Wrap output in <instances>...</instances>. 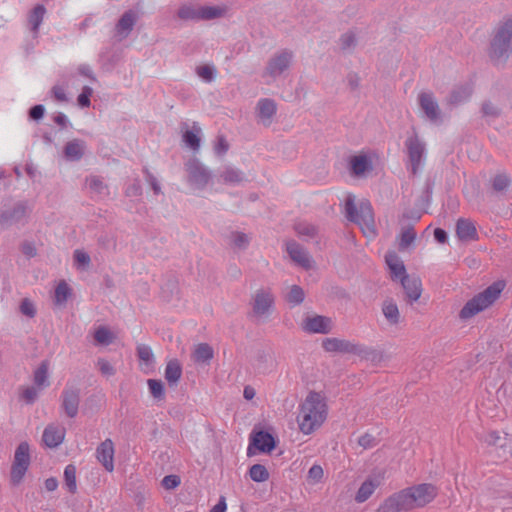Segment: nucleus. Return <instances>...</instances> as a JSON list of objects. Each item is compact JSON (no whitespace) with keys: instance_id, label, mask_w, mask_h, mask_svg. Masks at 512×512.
<instances>
[{"instance_id":"a211bd4d","label":"nucleus","mask_w":512,"mask_h":512,"mask_svg":"<svg viewBox=\"0 0 512 512\" xmlns=\"http://www.w3.org/2000/svg\"><path fill=\"white\" fill-rule=\"evenodd\" d=\"M64 437L65 428L63 426L50 424L44 429L42 440L47 447L55 448L63 442Z\"/></svg>"},{"instance_id":"dca6fc26","label":"nucleus","mask_w":512,"mask_h":512,"mask_svg":"<svg viewBox=\"0 0 512 512\" xmlns=\"http://www.w3.org/2000/svg\"><path fill=\"white\" fill-rule=\"evenodd\" d=\"M331 328V319L320 315L307 317L303 322V329L309 333L327 334Z\"/></svg>"},{"instance_id":"79ce46f5","label":"nucleus","mask_w":512,"mask_h":512,"mask_svg":"<svg viewBox=\"0 0 512 512\" xmlns=\"http://www.w3.org/2000/svg\"><path fill=\"white\" fill-rule=\"evenodd\" d=\"M71 294V290L68 286V284L64 281H61L56 289H55V296L54 301L57 305H63L66 303L68 297Z\"/></svg>"},{"instance_id":"423d86ee","label":"nucleus","mask_w":512,"mask_h":512,"mask_svg":"<svg viewBox=\"0 0 512 512\" xmlns=\"http://www.w3.org/2000/svg\"><path fill=\"white\" fill-rule=\"evenodd\" d=\"M502 289L503 284L501 282L490 285L463 306L459 313V317L463 320L470 319L479 312L488 308L499 297Z\"/></svg>"},{"instance_id":"20e7f679","label":"nucleus","mask_w":512,"mask_h":512,"mask_svg":"<svg viewBox=\"0 0 512 512\" xmlns=\"http://www.w3.org/2000/svg\"><path fill=\"white\" fill-rule=\"evenodd\" d=\"M512 17L505 18L496 28L489 56L496 63H505L512 52Z\"/></svg>"},{"instance_id":"9d476101","label":"nucleus","mask_w":512,"mask_h":512,"mask_svg":"<svg viewBox=\"0 0 512 512\" xmlns=\"http://www.w3.org/2000/svg\"><path fill=\"white\" fill-rule=\"evenodd\" d=\"M294 60V53L288 49L277 51L268 60L263 76L276 79L286 73Z\"/></svg>"},{"instance_id":"0e129e2a","label":"nucleus","mask_w":512,"mask_h":512,"mask_svg":"<svg viewBox=\"0 0 512 512\" xmlns=\"http://www.w3.org/2000/svg\"><path fill=\"white\" fill-rule=\"evenodd\" d=\"M52 94H53L54 98L59 102H67L68 101L65 88L62 86H59V85L53 86Z\"/></svg>"},{"instance_id":"39448f33","label":"nucleus","mask_w":512,"mask_h":512,"mask_svg":"<svg viewBox=\"0 0 512 512\" xmlns=\"http://www.w3.org/2000/svg\"><path fill=\"white\" fill-rule=\"evenodd\" d=\"M32 206L27 200H18L4 205L0 210V227L8 230L12 227L22 228L28 224Z\"/></svg>"},{"instance_id":"b1692460","label":"nucleus","mask_w":512,"mask_h":512,"mask_svg":"<svg viewBox=\"0 0 512 512\" xmlns=\"http://www.w3.org/2000/svg\"><path fill=\"white\" fill-rule=\"evenodd\" d=\"M277 110L276 103L272 99H260L257 103V114L263 125L269 126Z\"/></svg>"},{"instance_id":"7c9ffc66","label":"nucleus","mask_w":512,"mask_h":512,"mask_svg":"<svg viewBox=\"0 0 512 512\" xmlns=\"http://www.w3.org/2000/svg\"><path fill=\"white\" fill-rule=\"evenodd\" d=\"M220 178L226 184L237 185L244 181H247V178L243 171L238 168L227 166L220 173Z\"/></svg>"},{"instance_id":"de8ad7c7","label":"nucleus","mask_w":512,"mask_h":512,"mask_svg":"<svg viewBox=\"0 0 512 512\" xmlns=\"http://www.w3.org/2000/svg\"><path fill=\"white\" fill-rule=\"evenodd\" d=\"M295 231L299 236L312 238L317 234V228L308 222H298Z\"/></svg>"},{"instance_id":"2eb2a0df","label":"nucleus","mask_w":512,"mask_h":512,"mask_svg":"<svg viewBox=\"0 0 512 512\" xmlns=\"http://www.w3.org/2000/svg\"><path fill=\"white\" fill-rule=\"evenodd\" d=\"M385 472L383 470L376 471L368 476V478L361 484L355 500L358 503H363L374 493L384 481Z\"/></svg>"},{"instance_id":"393cba45","label":"nucleus","mask_w":512,"mask_h":512,"mask_svg":"<svg viewBox=\"0 0 512 512\" xmlns=\"http://www.w3.org/2000/svg\"><path fill=\"white\" fill-rule=\"evenodd\" d=\"M386 264L391 272L393 280H401L402 277H406V268L403 261L398 257L395 252H389L385 256Z\"/></svg>"},{"instance_id":"473e14b6","label":"nucleus","mask_w":512,"mask_h":512,"mask_svg":"<svg viewBox=\"0 0 512 512\" xmlns=\"http://www.w3.org/2000/svg\"><path fill=\"white\" fill-rule=\"evenodd\" d=\"M213 356V349L207 343H200L196 345L192 353V359L196 363H207L213 358Z\"/></svg>"},{"instance_id":"412c9836","label":"nucleus","mask_w":512,"mask_h":512,"mask_svg":"<svg viewBox=\"0 0 512 512\" xmlns=\"http://www.w3.org/2000/svg\"><path fill=\"white\" fill-rule=\"evenodd\" d=\"M86 143L81 139H73L68 141L63 149L64 157L67 161H79L86 151Z\"/></svg>"},{"instance_id":"5fc2aeb1","label":"nucleus","mask_w":512,"mask_h":512,"mask_svg":"<svg viewBox=\"0 0 512 512\" xmlns=\"http://www.w3.org/2000/svg\"><path fill=\"white\" fill-rule=\"evenodd\" d=\"M355 45H356V36H355L354 32L348 31L340 37V46L343 50L351 49Z\"/></svg>"},{"instance_id":"680f3d73","label":"nucleus","mask_w":512,"mask_h":512,"mask_svg":"<svg viewBox=\"0 0 512 512\" xmlns=\"http://www.w3.org/2000/svg\"><path fill=\"white\" fill-rule=\"evenodd\" d=\"M228 149H229V145H228L226 139L224 138V136H219L217 138V142L214 146L215 153L218 155H223L228 151Z\"/></svg>"},{"instance_id":"e433bc0d","label":"nucleus","mask_w":512,"mask_h":512,"mask_svg":"<svg viewBox=\"0 0 512 512\" xmlns=\"http://www.w3.org/2000/svg\"><path fill=\"white\" fill-rule=\"evenodd\" d=\"M49 365L47 361H43L34 372V383L37 387L43 388L49 385L48 381Z\"/></svg>"},{"instance_id":"6ab92c4d","label":"nucleus","mask_w":512,"mask_h":512,"mask_svg":"<svg viewBox=\"0 0 512 512\" xmlns=\"http://www.w3.org/2000/svg\"><path fill=\"white\" fill-rule=\"evenodd\" d=\"M137 18V13L133 10H128L121 16L115 27L119 40L128 37L135 26Z\"/></svg>"},{"instance_id":"4c0bfd02","label":"nucleus","mask_w":512,"mask_h":512,"mask_svg":"<svg viewBox=\"0 0 512 512\" xmlns=\"http://www.w3.org/2000/svg\"><path fill=\"white\" fill-rule=\"evenodd\" d=\"M86 185L89 190L96 195L107 194V186L99 176H90L86 179Z\"/></svg>"},{"instance_id":"8fccbe9b","label":"nucleus","mask_w":512,"mask_h":512,"mask_svg":"<svg viewBox=\"0 0 512 512\" xmlns=\"http://www.w3.org/2000/svg\"><path fill=\"white\" fill-rule=\"evenodd\" d=\"M149 391L156 399H161L164 396V386L160 380L149 379L147 381Z\"/></svg>"},{"instance_id":"6e6552de","label":"nucleus","mask_w":512,"mask_h":512,"mask_svg":"<svg viewBox=\"0 0 512 512\" xmlns=\"http://www.w3.org/2000/svg\"><path fill=\"white\" fill-rule=\"evenodd\" d=\"M480 440L486 445L487 452L499 460H506L511 454L512 443L506 433L490 431Z\"/></svg>"},{"instance_id":"f8f14e48","label":"nucleus","mask_w":512,"mask_h":512,"mask_svg":"<svg viewBox=\"0 0 512 512\" xmlns=\"http://www.w3.org/2000/svg\"><path fill=\"white\" fill-rule=\"evenodd\" d=\"M29 463V445L26 442H22L15 451L14 462L11 469V481L14 484L21 482L28 469Z\"/></svg>"},{"instance_id":"49530a36","label":"nucleus","mask_w":512,"mask_h":512,"mask_svg":"<svg viewBox=\"0 0 512 512\" xmlns=\"http://www.w3.org/2000/svg\"><path fill=\"white\" fill-rule=\"evenodd\" d=\"M73 258L76 268L80 270H86L91 262L89 254L79 249L74 251Z\"/></svg>"},{"instance_id":"2f4dec72","label":"nucleus","mask_w":512,"mask_h":512,"mask_svg":"<svg viewBox=\"0 0 512 512\" xmlns=\"http://www.w3.org/2000/svg\"><path fill=\"white\" fill-rule=\"evenodd\" d=\"M182 376V366L177 359L168 361L165 367V379L169 385H176Z\"/></svg>"},{"instance_id":"052dcab7","label":"nucleus","mask_w":512,"mask_h":512,"mask_svg":"<svg viewBox=\"0 0 512 512\" xmlns=\"http://www.w3.org/2000/svg\"><path fill=\"white\" fill-rule=\"evenodd\" d=\"M180 484V478L176 475H167L162 480V485L166 489H174Z\"/></svg>"},{"instance_id":"6e6d98bb","label":"nucleus","mask_w":512,"mask_h":512,"mask_svg":"<svg viewBox=\"0 0 512 512\" xmlns=\"http://www.w3.org/2000/svg\"><path fill=\"white\" fill-rule=\"evenodd\" d=\"M20 312L29 318H33L36 315L34 303L30 299L24 298L20 303Z\"/></svg>"},{"instance_id":"f3484780","label":"nucleus","mask_w":512,"mask_h":512,"mask_svg":"<svg viewBox=\"0 0 512 512\" xmlns=\"http://www.w3.org/2000/svg\"><path fill=\"white\" fill-rule=\"evenodd\" d=\"M96 457L108 472L114 470V445L111 439H106L97 447Z\"/></svg>"},{"instance_id":"aec40b11","label":"nucleus","mask_w":512,"mask_h":512,"mask_svg":"<svg viewBox=\"0 0 512 512\" xmlns=\"http://www.w3.org/2000/svg\"><path fill=\"white\" fill-rule=\"evenodd\" d=\"M252 446L260 452H270L275 447V441L270 433L259 431L251 437V443L248 447V454H251Z\"/></svg>"},{"instance_id":"603ef678","label":"nucleus","mask_w":512,"mask_h":512,"mask_svg":"<svg viewBox=\"0 0 512 512\" xmlns=\"http://www.w3.org/2000/svg\"><path fill=\"white\" fill-rule=\"evenodd\" d=\"M471 91L467 87L455 89L450 95V102L457 104L469 98Z\"/></svg>"},{"instance_id":"69168bd1","label":"nucleus","mask_w":512,"mask_h":512,"mask_svg":"<svg viewBox=\"0 0 512 512\" xmlns=\"http://www.w3.org/2000/svg\"><path fill=\"white\" fill-rule=\"evenodd\" d=\"M358 444L365 449L372 448L375 445V438L370 434H364L359 437Z\"/></svg>"},{"instance_id":"9b49d317","label":"nucleus","mask_w":512,"mask_h":512,"mask_svg":"<svg viewBox=\"0 0 512 512\" xmlns=\"http://www.w3.org/2000/svg\"><path fill=\"white\" fill-rule=\"evenodd\" d=\"M187 180L193 189L201 190L211 179V172L196 158L188 160L185 164Z\"/></svg>"},{"instance_id":"f03ea898","label":"nucleus","mask_w":512,"mask_h":512,"mask_svg":"<svg viewBox=\"0 0 512 512\" xmlns=\"http://www.w3.org/2000/svg\"><path fill=\"white\" fill-rule=\"evenodd\" d=\"M328 415L325 397L318 392H309L299 404L296 417L300 432L310 435L322 426Z\"/></svg>"},{"instance_id":"4d7b16f0","label":"nucleus","mask_w":512,"mask_h":512,"mask_svg":"<svg viewBox=\"0 0 512 512\" xmlns=\"http://www.w3.org/2000/svg\"><path fill=\"white\" fill-rule=\"evenodd\" d=\"M93 94V89L89 86H84L82 92L78 96V104L81 107H89L91 104L90 97Z\"/></svg>"},{"instance_id":"a18cd8bd","label":"nucleus","mask_w":512,"mask_h":512,"mask_svg":"<svg viewBox=\"0 0 512 512\" xmlns=\"http://www.w3.org/2000/svg\"><path fill=\"white\" fill-rule=\"evenodd\" d=\"M305 294L303 289L298 285H293L288 292L286 299L292 305H299L304 301Z\"/></svg>"},{"instance_id":"5701e85b","label":"nucleus","mask_w":512,"mask_h":512,"mask_svg":"<svg viewBox=\"0 0 512 512\" xmlns=\"http://www.w3.org/2000/svg\"><path fill=\"white\" fill-rule=\"evenodd\" d=\"M419 104L429 120L435 122L439 119V106L431 94L421 93L419 95Z\"/></svg>"},{"instance_id":"a19ab883","label":"nucleus","mask_w":512,"mask_h":512,"mask_svg":"<svg viewBox=\"0 0 512 512\" xmlns=\"http://www.w3.org/2000/svg\"><path fill=\"white\" fill-rule=\"evenodd\" d=\"M491 183L493 190L501 193L509 187L511 179L507 174L499 173L492 178Z\"/></svg>"},{"instance_id":"e2e57ef3","label":"nucleus","mask_w":512,"mask_h":512,"mask_svg":"<svg viewBox=\"0 0 512 512\" xmlns=\"http://www.w3.org/2000/svg\"><path fill=\"white\" fill-rule=\"evenodd\" d=\"M38 396V391L34 387H26L22 392V398L29 404L33 403Z\"/></svg>"},{"instance_id":"338daca9","label":"nucleus","mask_w":512,"mask_h":512,"mask_svg":"<svg viewBox=\"0 0 512 512\" xmlns=\"http://www.w3.org/2000/svg\"><path fill=\"white\" fill-rule=\"evenodd\" d=\"M45 108L43 105L38 104L33 106L29 111V116L33 120H40L44 116Z\"/></svg>"},{"instance_id":"f257e3e1","label":"nucleus","mask_w":512,"mask_h":512,"mask_svg":"<svg viewBox=\"0 0 512 512\" xmlns=\"http://www.w3.org/2000/svg\"><path fill=\"white\" fill-rule=\"evenodd\" d=\"M438 494L436 486L430 483L414 485L389 496L377 512H407L431 503Z\"/></svg>"},{"instance_id":"c03bdc74","label":"nucleus","mask_w":512,"mask_h":512,"mask_svg":"<svg viewBox=\"0 0 512 512\" xmlns=\"http://www.w3.org/2000/svg\"><path fill=\"white\" fill-rule=\"evenodd\" d=\"M94 339L98 344L109 345L113 342L114 336L108 328L101 326L96 329Z\"/></svg>"},{"instance_id":"0eeeda50","label":"nucleus","mask_w":512,"mask_h":512,"mask_svg":"<svg viewBox=\"0 0 512 512\" xmlns=\"http://www.w3.org/2000/svg\"><path fill=\"white\" fill-rule=\"evenodd\" d=\"M251 316L257 322H266L274 311L275 296L270 289H258L252 296Z\"/></svg>"},{"instance_id":"4468645a","label":"nucleus","mask_w":512,"mask_h":512,"mask_svg":"<svg viewBox=\"0 0 512 512\" xmlns=\"http://www.w3.org/2000/svg\"><path fill=\"white\" fill-rule=\"evenodd\" d=\"M322 346L327 352L351 353L357 355H362L366 352L364 346L338 338H326Z\"/></svg>"},{"instance_id":"4be33fe9","label":"nucleus","mask_w":512,"mask_h":512,"mask_svg":"<svg viewBox=\"0 0 512 512\" xmlns=\"http://www.w3.org/2000/svg\"><path fill=\"white\" fill-rule=\"evenodd\" d=\"M401 285L405 291L406 297L410 302L417 301L422 293V284L418 277L409 276L402 277Z\"/></svg>"},{"instance_id":"cd10ccee","label":"nucleus","mask_w":512,"mask_h":512,"mask_svg":"<svg viewBox=\"0 0 512 512\" xmlns=\"http://www.w3.org/2000/svg\"><path fill=\"white\" fill-rule=\"evenodd\" d=\"M187 127V123L182 124V130H184L183 141L193 151H198L200 148L199 135L201 133V128L196 122L193 123L191 130H189Z\"/></svg>"},{"instance_id":"bb28decb","label":"nucleus","mask_w":512,"mask_h":512,"mask_svg":"<svg viewBox=\"0 0 512 512\" xmlns=\"http://www.w3.org/2000/svg\"><path fill=\"white\" fill-rule=\"evenodd\" d=\"M456 234L462 241L477 239L475 224L471 220L465 218L458 219L456 223Z\"/></svg>"},{"instance_id":"c85d7f7f","label":"nucleus","mask_w":512,"mask_h":512,"mask_svg":"<svg viewBox=\"0 0 512 512\" xmlns=\"http://www.w3.org/2000/svg\"><path fill=\"white\" fill-rule=\"evenodd\" d=\"M407 215L404 214L400 220L401 231L399 234V249L406 250L416 239V232L414 231L412 224H405Z\"/></svg>"},{"instance_id":"1a4fd4ad","label":"nucleus","mask_w":512,"mask_h":512,"mask_svg":"<svg viewBox=\"0 0 512 512\" xmlns=\"http://www.w3.org/2000/svg\"><path fill=\"white\" fill-rule=\"evenodd\" d=\"M408 156V165L411 173L416 175L420 172L426 159V145L416 135L409 136L405 141Z\"/></svg>"},{"instance_id":"c9c22d12","label":"nucleus","mask_w":512,"mask_h":512,"mask_svg":"<svg viewBox=\"0 0 512 512\" xmlns=\"http://www.w3.org/2000/svg\"><path fill=\"white\" fill-rule=\"evenodd\" d=\"M226 9L219 6H199V20H212L224 16Z\"/></svg>"},{"instance_id":"37998d69","label":"nucleus","mask_w":512,"mask_h":512,"mask_svg":"<svg viewBox=\"0 0 512 512\" xmlns=\"http://www.w3.org/2000/svg\"><path fill=\"white\" fill-rule=\"evenodd\" d=\"M250 478L255 482H264L269 478V472L264 465L254 464L249 469Z\"/></svg>"},{"instance_id":"72a5a7b5","label":"nucleus","mask_w":512,"mask_h":512,"mask_svg":"<svg viewBox=\"0 0 512 512\" xmlns=\"http://www.w3.org/2000/svg\"><path fill=\"white\" fill-rule=\"evenodd\" d=\"M46 9L43 5H37L29 14L28 21L31 26V31L37 37L38 29L43 21Z\"/></svg>"},{"instance_id":"58836bf2","label":"nucleus","mask_w":512,"mask_h":512,"mask_svg":"<svg viewBox=\"0 0 512 512\" xmlns=\"http://www.w3.org/2000/svg\"><path fill=\"white\" fill-rule=\"evenodd\" d=\"M177 15L182 20L199 21V6L182 5Z\"/></svg>"},{"instance_id":"ddd939ff","label":"nucleus","mask_w":512,"mask_h":512,"mask_svg":"<svg viewBox=\"0 0 512 512\" xmlns=\"http://www.w3.org/2000/svg\"><path fill=\"white\" fill-rule=\"evenodd\" d=\"M80 404V389L74 386H66L61 394V408L64 413L75 418L78 414Z\"/></svg>"},{"instance_id":"7ed1b4c3","label":"nucleus","mask_w":512,"mask_h":512,"mask_svg":"<svg viewBox=\"0 0 512 512\" xmlns=\"http://www.w3.org/2000/svg\"><path fill=\"white\" fill-rule=\"evenodd\" d=\"M345 214L349 221L361 228L366 237L371 238L376 235L373 210L369 201L362 200L356 205L355 197L348 195L345 200Z\"/></svg>"},{"instance_id":"f704fd0d","label":"nucleus","mask_w":512,"mask_h":512,"mask_svg":"<svg viewBox=\"0 0 512 512\" xmlns=\"http://www.w3.org/2000/svg\"><path fill=\"white\" fill-rule=\"evenodd\" d=\"M382 312L390 324H398L400 313L396 303L393 300H386L383 302Z\"/></svg>"},{"instance_id":"c756f323","label":"nucleus","mask_w":512,"mask_h":512,"mask_svg":"<svg viewBox=\"0 0 512 512\" xmlns=\"http://www.w3.org/2000/svg\"><path fill=\"white\" fill-rule=\"evenodd\" d=\"M350 169L355 176H363L366 172L372 170V162L367 155H356L350 159Z\"/></svg>"},{"instance_id":"774afa93","label":"nucleus","mask_w":512,"mask_h":512,"mask_svg":"<svg viewBox=\"0 0 512 512\" xmlns=\"http://www.w3.org/2000/svg\"><path fill=\"white\" fill-rule=\"evenodd\" d=\"M146 180L150 184V186L153 189L155 194H160L161 193L160 184L158 183L157 179L151 173H149L148 171H146Z\"/></svg>"},{"instance_id":"3c124183","label":"nucleus","mask_w":512,"mask_h":512,"mask_svg":"<svg viewBox=\"0 0 512 512\" xmlns=\"http://www.w3.org/2000/svg\"><path fill=\"white\" fill-rule=\"evenodd\" d=\"M323 476V468L320 465L314 464L308 471L307 479L309 483L317 484L322 481Z\"/></svg>"},{"instance_id":"bf43d9fd","label":"nucleus","mask_w":512,"mask_h":512,"mask_svg":"<svg viewBox=\"0 0 512 512\" xmlns=\"http://www.w3.org/2000/svg\"><path fill=\"white\" fill-rule=\"evenodd\" d=\"M233 244L239 249H244L249 244V238L246 234L237 232L233 235Z\"/></svg>"},{"instance_id":"864d4df0","label":"nucleus","mask_w":512,"mask_h":512,"mask_svg":"<svg viewBox=\"0 0 512 512\" xmlns=\"http://www.w3.org/2000/svg\"><path fill=\"white\" fill-rule=\"evenodd\" d=\"M137 355L139 359L146 364H151L154 359L153 352L148 345L141 344L137 347Z\"/></svg>"},{"instance_id":"09e8293b","label":"nucleus","mask_w":512,"mask_h":512,"mask_svg":"<svg viewBox=\"0 0 512 512\" xmlns=\"http://www.w3.org/2000/svg\"><path fill=\"white\" fill-rule=\"evenodd\" d=\"M197 75L205 82H212L216 75V70L213 66L203 65L196 69Z\"/></svg>"},{"instance_id":"a878e982","label":"nucleus","mask_w":512,"mask_h":512,"mask_svg":"<svg viewBox=\"0 0 512 512\" xmlns=\"http://www.w3.org/2000/svg\"><path fill=\"white\" fill-rule=\"evenodd\" d=\"M287 252L291 259L302 267H310V257L306 250L295 241L287 243Z\"/></svg>"},{"instance_id":"ea45409f","label":"nucleus","mask_w":512,"mask_h":512,"mask_svg":"<svg viewBox=\"0 0 512 512\" xmlns=\"http://www.w3.org/2000/svg\"><path fill=\"white\" fill-rule=\"evenodd\" d=\"M64 481L65 485L70 493H75L77 490L76 483V467L69 464L64 469Z\"/></svg>"},{"instance_id":"13d9d810","label":"nucleus","mask_w":512,"mask_h":512,"mask_svg":"<svg viewBox=\"0 0 512 512\" xmlns=\"http://www.w3.org/2000/svg\"><path fill=\"white\" fill-rule=\"evenodd\" d=\"M97 366L104 376L109 377L115 374L114 367L106 359H98Z\"/></svg>"}]
</instances>
